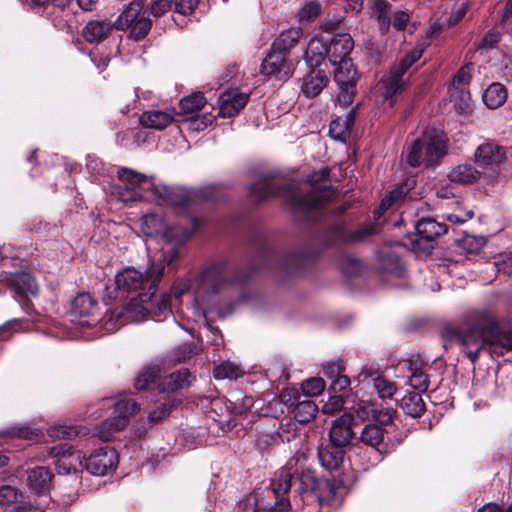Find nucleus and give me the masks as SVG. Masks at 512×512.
Masks as SVG:
<instances>
[{
    "instance_id": "1",
    "label": "nucleus",
    "mask_w": 512,
    "mask_h": 512,
    "mask_svg": "<svg viewBox=\"0 0 512 512\" xmlns=\"http://www.w3.org/2000/svg\"><path fill=\"white\" fill-rule=\"evenodd\" d=\"M443 336L458 342L473 363L483 349L492 356L512 355V329L502 328L496 314L488 308L468 311L458 326L445 327Z\"/></svg>"
},
{
    "instance_id": "2",
    "label": "nucleus",
    "mask_w": 512,
    "mask_h": 512,
    "mask_svg": "<svg viewBox=\"0 0 512 512\" xmlns=\"http://www.w3.org/2000/svg\"><path fill=\"white\" fill-rule=\"evenodd\" d=\"M119 184L112 187V194L122 202H135L140 199L155 201L158 205H167L177 213L190 212L204 198L208 197L213 188L203 191L171 188L157 183L153 177H147L128 168L118 170Z\"/></svg>"
},
{
    "instance_id": "3",
    "label": "nucleus",
    "mask_w": 512,
    "mask_h": 512,
    "mask_svg": "<svg viewBox=\"0 0 512 512\" xmlns=\"http://www.w3.org/2000/svg\"><path fill=\"white\" fill-rule=\"evenodd\" d=\"M167 264L162 259L155 260L145 274L133 267H127L115 276L116 287L123 293H133L139 290L137 297H132L124 308L116 312L106 321L108 330H117L129 322H141L146 319V312L151 310L147 304L155 296L157 285L165 273Z\"/></svg>"
},
{
    "instance_id": "4",
    "label": "nucleus",
    "mask_w": 512,
    "mask_h": 512,
    "mask_svg": "<svg viewBox=\"0 0 512 512\" xmlns=\"http://www.w3.org/2000/svg\"><path fill=\"white\" fill-rule=\"evenodd\" d=\"M329 176L327 169L312 174L304 187L297 190L293 183L278 185L265 176L253 183L249 188L250 197L260 202L273 196L285 197L291 209L295 212L310 213L319 210L332 201L336 191L327 184H318Z\"/></svg>"
},
{
    "instance_id": "5",
    "label": "nucleus",
    "mask_w": 512,
    "mask_h": 512,
    "mask_svg": "<svg viewBox=\"0 0 512 512\" xmlns=\"http://www.w3.org/2000/svg\"><path fill=\"white\" fill-rule=\"evenodd\" d=\"M237 282V274L224 261L213 262L205 266L195 277L194 283H184L178 295L193 286L195 300L199 305H206L213 298L228 291Z\"/></svg>"
},
{
    "instance_id": "6",
    "label": "nucleus",
    "mask_w": 512,
    "mask_h": 512,
    "mask_svg": "<svg viewBox=\"0 0 512 512\" xmlns=\"http://www.w3.org/2000/svg\"><path fill=\"white\" fill-rule=\"evenodd\" d=\"M143 234L151 238H161L164 241L162 252L158 259H162L168 268L180 257V248L191 235V231L179 225H168L162 215L156 213L146 214L141 219Z\"/></svg>"
},
{
    "instance_id": "7",
    "label": "nucleus",
    "mask_w": 512,
    "mask_h": 512,
    "mask_svg": "<svg viewBox=\"0 0 512 512\" xmlns=\"http://www.w3.org/2000/svg\"><path fill=\"white\" fill-rule=\"evenodd\" d=\"M446 154V143L437 132H425L407 149L406 162L411 167L431 166Z\"/></svg>"
},
{
    "instance_id": "8",
    "label": "nucleus",
    "mask_w": 512,
    "mask_h": 512,
    "mask_svg": "<svg viewBox=\"0 0 512 512\" xmlns=\"http://www.w3.org/2000/svg\"><path fill=\"white\" fill-rule=\"evenodd\" d=\"M422 54L423 49H412L389 74L381 79L379 90H381L385 100H390V107L394 105L393 97L404 89L406 84L405 74L421 58Z\"/></svg>"
},
{
    "instance_id": "9",
    "label": "nucleus",
    "mask_w": 512,
    "mask_h": 512,
    "mask_svg": "<svg viewBox=\"0 0 512 512\" xmlns=\"http://www.w3.org/2000/svg\"><path fill=\"white\" fill-rule=\"evenodd\" d=\"M140 409L132 398H121L114 403L113 416L103 421L95 428V433L102 441H110L116 432L124 429L131 415Z\"/></svg>"
},
{
    "instance_id": "10",
    "label": "nucleus",
    "mask_w": 512,
    "mask_h": 512,
    "mask_svg": "<svg viewBox=\"0 0 512 512\" xmlns=\"http://www.w3.org/2000/svg\"><path fill=\"white\" fill-rule=\"evenodd\" d=\"M140 409L132 398H121L114 403L113 416L103 421L95 428V433L102 441H110L116 432L124 429L131 415Z\"/></svg>"
},
{
    "instance_id": "11",
    "label": "nucleus",
    "mask_w": 512,
    "mask_h": 512,
    "mask_svg": "<svg viewBox=\"0 0 512 512\" xmlns=\"http://www.w3.org/2000/svg\"><path fill=\"white\" fill-rule=\"evenodd\" d=\"M118 30H130L135 40L144 38L151 29V20L144 10L140 0H133L127 4L114 22Z\"/></svg>"
},
{
    "instance_id": "12",
    "label": "nucleus",
    "mask_w": 512,
    "mask_h": 512,
    "mask_svg": "<svg viewBox=\"0 0 512 512\" xmlns=\"http://www.w3.org/2000/svg\"><path fill=\"white\" fill-rule=\"evenodd\" d=\"M475 163L482 169L483 178L488 182L494 181L506 157V149L494 142H486L478 146L474 154Z\"/></svg>"
},
{
    "instance_id": "13",
    "label": "nucleus",
    "mask_w": 512,
    "mask_h": 512,
    "mask_svg": "<svg viewBox=\"0 0 512 512\" xmlns=\"http://www.w3.org/2000/svg\"><path fill=\"white\" fill-rule=\"evenodd\" d=\"M334 70V80L338 86V103L347 107L353 103L356 94L357 72L352 61L336 63Z\"/></svg>"
},
{
    "instance_id": "14",
    "label": "nucleus",
    "mask_w": 512,
    "mask_h": 512,
    "mask_svg": "<svg viewBox=\"0 0 512 512\" xmlns=\"http://www.w3.org/2000/svg\"><path fill=\"white\" fill-rule=\"evenodd\" d=\"M83 468L96 476H104L114 470L118 464V455L115 449L105 446L96 449L88 458L82 455Z\"/></svg>"
},
{
    "instance_id": "15",
    "label": "nucleus",
    "mask_w": 512,
    "mask_h": 512,
    "mask_svg": "<svg viewBox=\"0 0 512 512\" xmlns=\"http://www.w3.org/2000/svg\"><path fill=\"white\" fill-rule=\"evenodd\" d=\"M293 63L286 54L271 47L269 53L263 59L260 72L269 79L283 80L293 73Z\"/></svg>"
},
{
    "instance_id": "16",
    "label": "nucleus",
    "mask_w": 512,
    "mask_h": 512,
    "mask_svg": "<svg viewBox=\"0 0 512 512\" xmlns=\"http://www.w3.org/2000/svg\"><path fill=\"white\" fill-rule=\"evenodd\" d=\"M52 457L58 458L56 468L59 473L69 474L71 470H77V464L83 467L82 454L80 451H71L66 444L53 446L49 450Z\"/></svg>"
},
{
    "instance_id": "17",
    "label": "nucleus",
    "mask_w": 512,
    "mask_h": 512,
    "mask_svg": "<svg viewBox=\"0 0 512 512\" xmlns=\"http://www.w3.org/2000/svg\"><path fill=\"white\" fill-rule=\"evenodd\" d=\"M354 48V40L348 33H339L332 37L328 45V58L332 65L352 61L349 57Z\"/></svg>"
},
{
    "instance_id": "18",
    "label": "nucleus",
    "mask_w": 512,
    "mask_h": 512,
    "mask_svg": "<svg viewBox=\"0 0 512 512\" xmlns=\"http://www.w3.org/2000/svg\"><path fill=\"white\" fill-rule=\"evenodd\" d=\"M358 441L366 446L376 449L381 454L389 453L394 446L385 443V430L377 424H366L360 431Z\"/></svg>"
},
{
    "instance_id": "19",
    "label": "nucleus",
    "mask_w": 512,
    "mask_h": 512,
    "mask_svg": "<svg viewBox=\"0 0 512 512\" xmlns=\"http://www.w3.org/2000/svg\"><path fill=\"white\" fill-rule=\"evenodd\" d=\"M354 426L355 424L352 422L351 416L349 415L343 414L336 418L329 432L330 442L342 447L350 444V442L356 438Z\"/></svg>"
},
{
    "instance_id": "20",
    "label": "nucleus",
    "mask_w": 512,
    "mask_h": 512,
    "mask_svg": "<svg viewBox=\"0 0 512 512\" xmlns=\"http://www.w3.org/2000/svg\"><path fill=\"white\" fill-rule=\"evenodd\" d=\"M248 94L228 91L221 95L219 115L224 118L238 114L247 104Z\"/></svg>"
},
{
    "instance_id": "21",
    "label": "nucleus",
    "mask_w": 512,
    "mask_h": 512,
    "mask_svg": "<svg viewBox=\"0 0 512 512\" xmlns=\"http://www.w3.org/2000/svg\"><path fill=\"white\" fill-rule=\"evenodd\" d=\"M360 376L363 377V382H367V385H372L377 396L382 400L392 399L397 391V386L393 381L376 372L363 371Z\"/></svg>"
},
{
    "instance_id": "22",
    "label": "nucleus",
    "mask_w": 512,
    "mask_h": 512,
    "mask_svg": "<svg viewBox=\"0 0 512 512\" xmlns=\"http://www.w3.org/2000/svg\"><path fill=\"white\" fill-rule=\"evenodd\" d=\"M318 459L325 469L337 470L344 459L343 447L332 442L322 444L318 448Z\"/></svg>"
},
{
    "instance_id": "23",
    "label": "nucleus",
    "mask_w": 512,
    "mask_h": 512,
    "mask_svg": "<svg viewBox=\"0 0 512 512\" xmlns=\"http://www.w3.org/2000/svg\"><path fill=\"white\" fill-rule=\"evenodd\" d=\"M9 283L15 293L23 299L36 296L38 293V284L29 273L17 272L10 277Z\"/></svg>"
},
{
    "instance_id": "24",
    "label": "nucleus",
    "mask_w": 512,
    "mask_h": 512,
    "mask_svg": "<svg viewBox=\"0 0 512 512\" xmlns=\"http://www.w3.org/2000/svg\"><path fill=\"white\" fill-rule=\"evenodd\" d=\"M329 79L321 69H313L303 77L301 90L307 97H315L327 85Z\"/></svg>"
},
{
    "instance_id": "25",
    "label": "nucleus",
    "mask_w": 512,
    "mask_h": 512,
    "mask_svg": "<svg viewBox=\"0 0 512 512\" xmlns=\"http://www.w3.org/2000/svg\"><path fill=\"white\" fill-rule=\"evenodd\" d=\"M113 26L110 20H91L83 28L82 35L89 43H99L107 37Z\"/></svg>"
},
{
    "instance_id": "26",
    "label": "nucleus",
    "mask_w": 512,
    "mask_h": 512,
    "mask_svg": "<svg viewBox=\"0 0 512 512\" xmlns=\"http://www.w3.org/2000/svg\"><path fill=\"white\" fill-rule=\"evenodd\" d=\"M355 113V109H352L344 117H337L331 121L329 125V135L334 140L346 142L354 124Z\"/></svg>"
},
{
    "instance_id": "27",
    "label": "nucleus",
    "mask_w": 512,
    "mask_h": 512,
    "mask_svg": "<svg viewBox=\"0 0 512 512\" xmlns=\"http://www.w3.org/2000/svg\"><path fill=\"white\" fill-rule=\"evenodd\" d=\"M483 177L482 173L471 163H463L454 166L448 173V179L456 184H472L479 178Z\"/></svg>"
},
{
    "instance_id": "28",
    "label": "nucleus",
    "mask_w": 512,
    "mask_h": 512,
    "mask_svg": "<svg viewBox=\"0 0 512 512\" xmlns=\"http://www.w3.org/2000/svg\"><path fill=\"white\" fill-rule=\"evenodd\" d=\"M97 309L98 303L89 293H80L73 299L70 312L75 318L93 317Z\"/></svg>"
},
{
    "instance_id": "29",
    "label": "nucleus",
    "mask_w": 512,
    "mask_h": 512,
    "mask_svg": "<svg viewBox=\"0 0 512 512\" xmlns=\"http://www.w3.org/2000/svg\"><path fill=\"white\" fill-rule=\"evenodd\" d=\"M369 8L371 17L377 21L381 33H388L391 25V5L385 0H371Z\"/></svg>"
},
{
    "instance_id": "30",
    "label": "nucleus",
    "mask_w": 512,
    "mask_h": 512,
    "mask_svg": "<svg viewBox=\"0 0 512 512\" xmlns=\"http://www.w3.org/2000/svg\"><path fill=\"white\" fill-rule=\"evenodd\" d=\"M52 474L48 468L39 466L28 473L27 484L35 494H42L49 489Z\"/></svg>"
},
{
    "instance_id": "31",
    "label": "nucleus",
    "mask_w": 512,
    "mask_h": 512,
    "mask_svg": "<svg viewBox=\"0 0 512 512\" xmlns=\"http://www.w3.org/2000/svg\"><path fill=\"white\" fill-rule=\"evenodd\" d=\"M193 380L194 377L191 375L189 370L183 368L165 377L159 386L162 392L170 393L177 389L189 386Z\"/></svg>"
},
{
    "instance_id": "32",
    "label": "nucleus",
    "mask_w": 512,
    "mask_h": 512,
    "mask_svg": "<svg viewBox=\"0 0 512 512\" xmlns=\"http://www.w3.org/2000/svg\"><path fill=\"white\" fill-rule=\"evenodd\" d=\"M415 229L421 238L432 241L447 232V225L433 218H422L416 223Z\"/></svg>"
},
{
    "instance_id": "33",
    "label": "nucleus",
    "mask_w": 512,
    "mask_h": 512,
    "mask_svg": "<svg viewBox=\"0 0 512 512\" xmlns=\"http://www.w3.org/2000/svg\"><path fill=\"white\" fill-rule=\"evenodd\" d=\"M73 0H49L46 5L45 13L47 17L52 18L54 25L63 29L70 13L67 11Z\"/></svg>"
},
{
    "instance_id": "34",
    "label": "nucleus",
    "mask_w": 512,
    "mask_h": 512,
    "mask_svg": "<svg viewBox=\"0 0 512 512\" xmlns=\"http://www.w3.org/2000/svg\"><path fill=\"white\" fill-rule=\"evenodd\" d=\"M173 121L170 112L162 110H151L144 112L140 117V123L148 128L164 129Z\"/></svg>"
},
{
    "instance_id": "35",
    "label": "nucleus",
    "mask_w": 512,
    "mask_h": 512,
    "mask_svg": "<svg viewBox=\"0 0 512 512\" xmlns=\"http://www.w3.org/2000/svg\"><path fill=\"white\" fill-rule=\"evenodd\" d=\"M482 99L488 108L496 109L505 103L507 99V89L503 84L494 82L486 88Z\"/></svg>"
},
{
    "instance_id": "36",
    "label": "nucleus",
    "mask_w": 512,
    "mask_h": 512,
    "mask_svg": "<svg viewBox=\"0 0 512 512\" xmlns=\"http://www.w3.org/2000/svg\"><path fill=\"white\" fill-rule=\"evenodd\" d=\"M400 407L405 414L411 417H420L425 410V403L422 396L417 392H408L403 396Z\"/></svg>"
},
{
    "instance_id": "37",
    "label": "nucleus",
    "mask_w": 512,
    "mask_h": 512,
    "mask_svg": "<svg viewBox=\"0 0 512 512\" xmlns=\"http://www.w3.org/2000/svg\"><path fill=\"white\" fill-rule=\"evenodd\" d=\"M302 34L300 28L283 31L273 42L272 47L288 55L289 50L298 42Z\"/></svg>"
},
{
    "instance_id": "38",
    "label": "nucleus",
    "mask_w": 512,
    "mask_h": 512,
    "mask_svg": "<svg viewBox=\"0 0 512 512\" xmlns=\"http://www.w3.org/2000/svg\"><path fill=\"white\" fill-rule=\"evenodd\" d=\"M381 269L386 274L395 278H403L405 275L400 258L393 252L381 256Z\"/></svg>"
},
{
    "instance_id": "39",
    "label": "nucleus",
    "mask_w": 512,
    "mask_h": 512,
    "mask_svg": "<svg viewBox=\"0 0 512 512\" xmlns=\"http://www.w3.org/2000/svg\"><path fill=\"white\" fill-rule=\"evenodd\" d=\"M293 473L291 468L283 467L271 483L272 491L275 497H283L291 488Z\"/></svg>"
},
{
    "instance_id": "40",
    "label": "nucleus",
    "mask_w": 512,
    "mask_h": 512,
    "mask_svg": "<svg viewBox=\"0 0 512 512\" xmlns=\"http://www.w3.org/2000/svg\"><path fill=\"white\" fill-rule=\"evenodd\" d=\"M451 102L458 114L466 113L471 104L470 92L466 88H452L450 92Z\"/></svg>"
},
{
    "instance_id": "41",
    "label": "nucleus",
    "mask_w": 512,
    "mask_h": 512,
    "mask_svg": "<svg viewBox=\"0 0 512 512\" xmlns=\"http://www.w3.org/2000/svg\"><path fill=\"white\" fill-rule=\"evenodd\" d=\"M321 14V4L317 0H310L304 3L298 10L297 17L302 25L313 22Z\"/></svg>"
},
{
    "instance_id": "42",
    "label": "nucleus",
    "mask_w": 512,
    "mask_h": 512,
    "mask_svg": "<svg viewBox=\"0 0 512 512\" xmlns=\"http://www.w3.org/2000/svg\"><path fill=\"white\" fill-rule=\"evenodd\" d=\"M318 412L317 405L312 400L299 401L295 405V418L300 423H308Z\"/></svg>"
},
{
    "instance_id": "43",
    "label": "nucleus",
    "mask_w": 512,
    "mask_h": 512,
    "mask_svg": "<svg viewBox=\"0 0 512 512\" xmlns=\"http://www.w3.org/2000/svg\"><path fill=\"white\" fill-rule=\"evenodd\" d=\"M324 56H328V45L320 39H311L306 50L307 59L311 63L314 62L315 65H319L320 61L324 59Z\"/></svg>"
},
{
    "instance_id": "44",
    "label": "nucleus",
    "mask_w": 512,
    "mask_h": 512,
    "mask_svg": "<svg viewBox=\"0 0 512 512\" xmlns=\"http://www.w3.org/2000/svg\"><path fill=\"white\" fill-rule=\"evenodd\" d=\"M374 404L368 401H360L356 403L345 415L351 416L352 422L356 425L357 421H365L372 417Z\"/></svg>"
},
{
    "instance_id": "45",
    "label": "nucleus",
    "mask_w": 512,
    "mask_h": 512,
    "mask_svg": "<svg viewBox=\"0 0 512 512\" xmlns=\"http://www.w3.org/2000/svg\"><path fill=\"white\" fill-rule=\"evenodd\" d=\"M414 183V179H408L406 183L390 191V193L382 200L381 208L388 209L395 202L404 198L413 187Z\"/></svg>"
},
{
    "instance_id": "46",
    "label": "nucleus",
    "mask_w": 512,
    "mask_h": 512,
    "mask_svg": "<svg viewBox=\"0 0 512 512\" xmlns=\"http://www.w3.org/2000/svg\"><path fill=\"white\" fill-rule=\"evenodd\" d=\"M152 298L153 297H151L147 303L151 307V310L146 312V316L150 314L153 320L162 321L171 315V309L166 296H163L156 305L153 303Z\"/></svg>"
},
{
    "instance_id": "47",
    "label": "nucleus",
    "mask_w": 512,
    "mask_h": 512,
    "mask_svg": "<svg viewBox=\"0 0 512 512\" xmlns=\"http://www.w3.org/2000/svg\"><path fill=\"white\" fill-rule=\"evenodd\" d=\"M206 104L203 93L196 92L180 100V108L184 113L200 110Z\"/></svg>"
},
{
    "instance_id": "48",
    "label": "nucleus",
    "mask_w": 512,
    "mask_h": 512,
    "mask_svg": "<svg viewBox=\"0 0 512 512\" xmlns=\"http://www.w3.org/2000/svg\"><path fill=\"white\" fill-rule=\"evenodd\" d=\"M213 374L218 380L236 379L241 376V370L235 363L226 361L215 367Z\"/></svg>"
},
{
    "instance_id": "49",
    "label": "nucleus",
    "mask_w": 512,
    "mask_h": 512,
    "mask_svg": "<svg viewBox=\"0 0 512 512\" xmlns=\"http://www.w3.org/2000/svg\"><path fill=\"white\" fill-rule=\"evenodd\" d=\"M157 367H147L143 369L135 378V388L143 390L149 387V385L156 381L158 377Z\"/></svg>"
},
{
    "instance_id": "50",
    "label": "nucleus",
    "mask_w": 512,
    "mask_h": 512,
    "mask_svg": "<svg viewBox=\"0 0 512 512\" xmlns=\"http://www.w3.org/2000/svg\"><path fill=\"white\" fill-rule=\"evenodd\" d=\"M300 483V489L304 492L314 493L319 488L318 479L314 471L303 470L297 477Z\"/></svg>"
},
{
    "instance_id": "51",
    "label": "nucleus",
    "mask_w": 512,
    "mask_h": 512,
    "mask_svg": "<svg viewBox=\"0 0 512 512\" xmlns=\"http://www.w3.org/2000/svg\"><path fill=\"white\" fill-rule=\"evenodd\" d=\"M411 375L409 377V383L412 388L420 391H426L429 387L430 381L428 375L422 370V368H410Z\"/></svg>"
},
{
    "instance_id": "52",
    "label": "nucleus",
    "mask_w": 512,
    "mask_h": 512,
    "mask_svg": "<svg viewBox=\"0 0 512 512\" xmlns=\"http://www.w3.org/2000/svg\"><path fill=\"white\" fill-rule=\"evenodd\" d=\"M301 388L305 395L317 396L324 390L325 383L322 378L314 377L304 381Z\"/></svg>"
},
{
    "instance_id": "53",
    "label": "nucleus",
    "mask_w": 512,
    "mask_h": 512,
    "mask_svg": "<svg viewBox=\"0 0 512 512\" xmlns=\"http://www.w3.org/2000/svg\"><path fill=\"white\" fill-rule=\"evenodd\" d=\"M81 430L82 429L79 426L59 425L51 428L50 435L66 439H73L81 434Z\"/></svg>"
},
{
    "instance_id": "54",
    "label": "nucleus",
    "mask_w": 512,
    "mask_h": 512,
    "mask_svg": "<svg viewBox=\"0 0 512 512\" xmlns=\"http://www.w3.org/2000/svg\"><path fill=\"white\" fill-rule=\"evenodd\" d=\"M394 414L395 410L393 408L386 407L377 409L374 407L372 418L380 425H388L393 420Z\"/></svg>"
},
{
    "instance_id": "55",
    "label": "nucleus",
    "mask_w": 512,
    "mask_h": 512,
    "mask_svg": "<svg viewBox=\"0 0 512 512\" xmlns=\"http://www.w3.org/2000/svg\"><path fill=\"white\" fill-rule=\"evenodd\" d=\"M471 79V67L470 65L462 66L457 74L453 77L452 86L453 88H465L464 85L468 84Z\"/></svg>"
},
{
    "instance_id": "56",
    "label": "nucleus",
    "mask_w": 512,
    "mask_h": 512,
    "mask_svg": "<svg viewBox=\"0 0 512 512\" xmlns=\"http://www.w3.org/2000/svg\"><path fill=\"white\" fill-rule=\"evenodd\" d=\"M175 11L181 15H190L194 12L199 0H173Z\"/></svg>"
},
{
    "instance_id": "57",
    "label": "nucleus",
    "mask_w": 512,
    "mask_h": 512,
    "mask_svg": "<svg viewBox=\"0 0 512 512\" xmlns=\"http://www.w3.org/2000/svg\"><path fill=\"white\" fill-rule=\"evenodd\" d=\"M173 0H151L150 12L155 17H160L171 9Z\"/></svg>"
},
{
    "instance_id": "58",
    "label": "nucleus",
    "mask_w": 512,
    "mask_h": 512,
    "mask_svg": "<svg viewBox=\"0 0 512 512\" xmlns=\"http://www.w3.org/2000/svg\"><path fill=\"white\" fill-rule=\"evenodd\" d=\"M18 499V492L14 487L3 486L0 488V504L9 505L16 502Z\"/></svg>"
},
{
    "instance_id": "59",
    "label": "nucleus",
    "mask_w": 512,
    "mask_h": 512,
    "mask_svg": "<svg viewBox=\"0 0 512 512\" xmlns=\"http://www.w3.org/2000/svg\"><path fill=\"white\" fill-rule=\"evenodd\" d=\"M173 407H174L173 404H163V405H161L157 409H155L152 412H150V414L148 416V420L152 424L157 423L158 421H160L163 418H165L166 416H168L170 414V412L172 411Z\"/></svg>"
},
{
    "instance_id": "60",
    "label": "nucleus",
    "mask_w": 512,
    "mask_h": 512,
    "mask_svg": "<svg viewBox=\"0 0 512 512\" xmlns=\"http://www.w3.org/2000/svg\"><path fill=\"white\" fill-rule=\"evenodd\" d=\"M33 431L26 427L11 428L5 432H0V435H8L12 438L31 439Z\"/></svg>"
},
{
    "instance_id": "61",
    "label": "nucleus",
    "mask_w": 512,
    "mask_h": 512,
    "mask_svg": "<svg viewBox=\"0 0 512 512\" xmlns=\"http://www.w3.org/2000/svg\"><path fill=\"white\" fill-rule=\"evenodd\" d=\"M408 21L409 15L404 11H397L394 13L393 17H391V24L398 31L404 30Z\"/></svg>"
},
{
    "instance_id": "62",
    "label": "nucleus",
    "mask_w": 512,
    "mask_h": 512,
    "mask_svg": "<svg viewBox=\"0 0 512 512\" xmlns=\"http://www.w3.org/2000/svg\"><path fill=\"white\" fill-rule=\"evenodd\" d=\"M374 230L375 226L372 224L361 226L359 229L350 234L349 240L353 242L361 241L365 237L371 235L374 232Z\"/></svg>"
},
{
    "instance_id": "63",
    "label": "nucleus",
    "mask_w": 512,
    "mask_h": 512,
    "mask_svg": "<svg viewBox=\"0 0 512 512\" xmlns=\"http://www.w3.org/2000/svg\"><path fill=\"white\" fill-rule=\"evenodd\" d=\"M500 77L512 84V56H506L500 67Z\"/></svg>"
},
{
    "instance_id": "64",
    "label": "nucleus",
    "mask_w": 512,
    "mask_h": 512,
    "mask_svg": "<svg viewBox=\"0 0 512 512\" xmlns=\"http://www.w3.org/2000/svg\"><path fill=\"white\" fill-rule=\"evenodd\" d=\"M498 272L505 275H512V256H505L501 260L494 263Z\"/></svg>"
}]
</instances>
